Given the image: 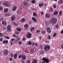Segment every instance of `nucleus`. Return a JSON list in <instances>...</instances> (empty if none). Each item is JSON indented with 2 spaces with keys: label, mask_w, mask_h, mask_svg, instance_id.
I'll return each mask as SVG.
<instances>
[{
  "label": "nucleus",
  "mask_w": 63,
  "mask_h": 63,
  "mask_svg": "<svg viewBox=\"0 0 63 63\" xmlns=\"http://www.w3.org/2000/svg\"><path fill=\"white\" fill-rule=\"evenodd\" d=\"M5 16H10V14H5L4 15Z\"/></svg>",
  "instance_id": "4be33fe9"
},
{
  "label": "nucleus",
  "mask_w": 63,
  "mask_h": 63,
  "mask_svg": "<svg viewBox=\"0 0 63 63\" xmlns=\"http://www.w3.org/2000/svg\"><path fill=\"white\" fill-rule=\"evenodd\" d=\"M36 15H37V14H36V13H33V15L34 16H36Z\"/></svg>",
  "instance_id": "c9c22d12"
},
{
  "label": "nucleus",
  "mask_w": 63,
  "mask_h": 63,
  "mask_svg": "<svg viewBox=\"0 0 63 63\" xmlns=\"http://www.w3.org/2000/svg\"><path fill=\"white\" fill-rule=\"evenodd\" d=\"M3 5L4 6H6L7 7H10V5L7 2H5L3 4Z\"/></svg>",
  "instance_id": "423d86ee"
},
{
  "label": "nucleus",
  "mask_w": 63,
  "mask_h": 63,
  "mask_svg": "<svg viewBox=\"0 0 63 63\" xmlns=\"http://www.w3.org/2000/svg\"><path fill=\"white\" fill-rule=\"evenodd\" d=\"M3 54L6 55L8 54V50H4L3 52Z\"/></svg>",
  "instance_id": "39448f33"
},
{
  "label": "nucleus",
  "mask_w": 63,
  "mask_h": 63,
  "mask_svg": "<svg viewBox=\"0 0 63 63\" xmlns=\"http://www.w3.org/2000/svg\"><path fill=\"white\" fill-rule=\"evenodd\" d=\"M17 30L19 32H20L21 31V29L20 28H16Z\"/></svg>",
  "instance_id": "f3484780"
},
{
  "label": "nucleus",
  "mask_w": 63,
  "mask_h": 63,
  "mask_svg": "<svg viewBox=\"0 0 63 63\" xmlns=\"http://www.w3.org/2000/svg\"><path fill=\"white\" fill-rule=\"evenodd\" d=\"M56 33H54L53 35V37H56Z\"/></svg>",
  "instance_id": "c756f323"
},
{
  "label": "nucleus",
  "mask_w": 63,
  "mask_h": 63,
  "mask_svg": "<svg viewBox=\"0 0 63 63\" xmlns=\"http://www.w3.org/2000/svg\"><path fill=\"white\" fill-rule=\"evenodd\" d=\"M61 34H63V31H61Z\"/></svg>",
  "instance_id": "69168bd1"
},
{
  "label": "nucleus",
  "mask_w": 63,
  "mask_h": 63,
  "mask_svg": "<svg viewBox=\"0 0 63 63\" xmlns=\"http://www.w3.org/2000/svg\"><path fill=\"white\" fill-rule=\"evenodd\" d=\"M53 7H54V9H55V8H56V5L55 4L54 5Z\"/></svg>",
  "instance_id": "ea45409f"
},
{
  "label": "nucleus",
  "mask_w": 63,
  "mask_h": 63,
  "mask_svg": "<svg viewBox=\"0 0 63 63\" xmlns=\"http://www.w3.org/2000/svg\"><path fill=\"white\" fill-rule=\"evenodd\" d=\"M21 14V10H19L18 11V14L19 15H20Z\"/></svg>",
  "instance_id": "473e14b6"
},
{
  "label": "nucleus",
  "mask_w": 63,
  "mask_h": 63,
  "mask_svg": "<svg viewBox=\"0 0 63 63\" xmlns=\"http://www.w3.org/2000/svg\"><path fill=\"white\" fill-rule=\"evenodd\" d=\"M24 27L26 28H28V25L27 24H26L24 26Z\"/></svg>",
  "instance_id": "412c9836"
},
{
  "label": "nucleus",
  "mask_w": 63,
  "mask_h": 63,
  "mask_svg": "<svg viewBox=\"0 0 63 63\" xmlns=\"http://www.w3.org/2000/svg\"><path fill=\"white\" fill-rule=\"evenodd\" d=\"M11 41H14L15 40V39L12 38L11 39Z\"/></svg>",
  "instance_id": "a18cd8bd"
},
{
  "label": "nucleus",
  "mask_w": 63,
  "mask_h": 63,
  "mask_svg": "<svg viewBox=\"0 0 63 63\" xmlns=\"http://www.w3.org/2000/svg\"><path fill=\"white\" fill-rule=\"evenodd\" d=\"M14 25L15 26H17V24H16V23H15V24Z\"/></svg>",
  "instance_id": "774afa93"
},
{
  "label": "nucleus",
  "mask_w": 63,
  "mask_h": 63,
  "mask_svg": "<svg viewBox=\"0 0 63 63\" xmlns=\"http://www.w3.org/2000/svg\"><path fill=\"white\" fill-rule=\"evenodd\" d=\"M47 38L48 39H50V35H48L47 36Z\"/></svg>",
  "instance_id": "e433bc0d"
},
{
  "label": "nucleus",
  "mask_w": 63,
  "mask_h": 63,
  "mask_svg": "<svg viewBox=\"0 0 63 63\" xmlns=\"http://www.w3.org/2000/svg\"><path fill=\"white\" fill-rule=\"evenodd\" d=\"M54 15H56L58 14V12L57 11H56L54 12Z\"/></svg>",
  "instance_id": "cd10ccee"
},
{
  "label": "nucleus",
  "mask_w": 63,
  "mask_h": 63,
  "mask_svg": "<svg viewBox=\"0 0 63 63\" xmlns=\"http://www.w3.org/2000/svg\"><path fill=\"white\" fill-rule=\"evenodd\" d=\"M36 32H37V33H39V32H41V31H40V30H36Z\"/></svg>",
  "instance_id": "4c0bfd02"
},
{
  "label": "nucleus",
  "mask_w": 63,
  "mask_h": 63,
  "mask_svg": "<svg viewBox=\"0 0 63 63\" xmlns=\"http://www.w3.org/2000/svg\"><path fill=\"white\" fill-rule=\"evenodd\" d=\"M15 33H16V34H19V32H15Z\"/></svg>",
  "instance_id": "bf43d9fd"
},
{
  "label": "nucleus",
  "mask_w": 63,
  "mask_h": 63,
  "mask_svg": "<svg viewBox=\"0 0 63 63\" xmlns=\"http://www.w3.org/2000/svg\"><path fill=\"white\" fill-rule=\"evenodd\" d=\"M8 9L7 8H6L4 10V12L5 13H7L8 12Z\"/></svg>",
  "instance_id": "dca6fc26"
},
{
  "label": "nucleus",
  "mask_w": 63,
  "mask_h": 63,
  "mask_svg": "<svg viewBox=\"0 0 63 63\" xmlns=\"http://www.w3.org/2000/svg\"><path fill=\"white\" fill-rule=\"evenodd\" d=\"M27 1H25L24 2V4L25 6H26L28 3H27Z\"/></svg>",
  "instance_id": "b1692460"
},
{
  "label": "nucleus",
  "mask_w": 63,
  "mask_h": 63,
  "mask_svg": "<svg viewBox=\"0 0 63 63\" xmlns=\"http://www.w3.org/2000/svg\"><path fill=\"white\" fill-rule=\"evenodd\" d=\"M2 43H3L4 44H8V41L7 40H5L3 41H2Z\"/></svg>",
  "instance_id": "1a4fd4ad"
},
{
  "label": "nucleus",
  "mask_w": 63,
  "mask_h": 63,
  "mask_svg": "<svg viewBox=\"0 0 63 63\" xmlns=\"http://www.w3.org/2000/svg\"><path fill=\"white\" fill-rule=\"evenodd\" d=\"M25 52H26V53H28V52H29V51L27 50H26L25 51Z\"/></svg>",
  "instance_id": "58836bf2"
},
{
  "label": "nucleus",
  "mask_w": 63,
  "mask_h": 63,
  "mask_svg": "<svg viewBox=\"0 0 63 63\" xmlns=\"http://www.w3.org/2000/svg\"><path fill=\"white\" fill-rule=\"evenodd\" d=\"M3 9V8L2 7H1V6H0V10H2Z\"/></svg>",
  "instance_id": "37998d69"
},
{
  "label": "nucleus",
  "mask_w": 63,
  "mask_h": 63,
  "mask_svg": "<svg viewBox=\"0 0 63 63\" xmlns=\"http://www.w3.org/2000/svg\"><path fill=\"white\" fill-rule=\"evenodd\" d=\"M61 2L60 1V0H59V2H58V4H61Z\"/></svg>",
  "instance_id": "5fc2aeb1"
},
{
  "label": "nucleus",
  "mask_w": 63,
  "mask_h": 63,
  "mask_svg": "<svg viewBox=\"0 0 63 63\" xmlns=\"http://www.w3.org/2000/svg\"><path fill=\"white\" fill-rule=\"evenodd\" d=\"M62 11H60V13H59V15H60V16H61V14H62Z\"/></svg>",
  "instance_id": "c85d7f7f"
},
{
  "label": "nucleus",
  "mask_w": 63,
  "mask_h": 63,
  "mask_svg": "<svg viewBox=\"0 0 63 63\" xmlns=\"http://www.w3.org/2000/svg\"><path fill=\"white\" fill-rule=\"evenodd\" d=\"M17 54L16 53L14 55V59H16L17 58Z\"/></svg>",
  "instance_id": "6ab92c4d"
},
{
  "label": "nucleus",
  "mask_w": 63,
  "mask_h": 63,
  "mask_svg": "<svg viewBox=\"0 0 63 63\" xmlns=\"http://www.w3.org/2000/svg\"><path fill=\"white\" fill-rule=\"evenodd\" d=\"M22 60H25L26 59V56L25 55H22Z\"/></svg>",
  "instance_id": "9d476101"
},
{
  "label": "nucleus",
  "mask_w": 63,
  "mask_h": 63,
  "mask_svg": "<svg viewBox=\"0 0 63 63\" xmlns=\"http://www.w3.org/2000/svg\"><path fill=\"white\" fill-rule=\"evenodd\" d=\"M13 24H14V25H15V24L16 23H15V22H12Z\"/></svg>",
  "instance_id": "0e129e2a"
},
{
  "label": "nucleus",
  "mask_w": 63,
  "mask_h": 63,
  "mask_svg": "<svg viewBox=\"0 0 63 63\" xmlns=\"http://www.w3.org/2000/svg\"><path fill=\"white\" fill-rule=\"evenodd\" d=\"M43 5H44V3L43 2H42L41 4H39V6L40 7H42Z\"/></svg>",
  "instance_id": "a211bd4d"
},
{
  "label": "nucleus",
  "mask_w": 63,
  "mask_h": 63,
  "mask_svg": "<svg viewBox=\"0 0 63 63\" xmlns=\"http://www.w3.org/2000/svg\"><path fill=\"white\" fill-rule=\"evenodd\" d=\"M4 20V18H1V19H0V22L1 21V20Z\"/></svg>",
  "instance_id": "8fccbe9b"
},
{
  "label": "nucleus",
  "mask_w": 63,
  "mask_h": 63,
  "mask_svg": "<svg viewBox=\"0 0 63 63\" xmlns=\"http://www.w3.org/2000/svg\"><path fill=\"white\" fill-rule=\"evenodd\" d=\"M49 10L51 12H52L53 11V9L51 7L50 8Z\"/></svg>",
  "instance_id": "5701e85b"
},
{
  "label": "nucleus",
  "mask_w": 63,
  "mask_h": 63,
  "mask_svg": "<svg viewBox=\"0 0 63 63\" xmlns=\"http://www.w3.org/2000/svg\"><path fill=\"white\" fill-rule=\"evenodd\" d=\"M10 55L11 57H13V54H11Z\"/></svg>",
  "instance_id": "e2e57ef3"
},
{
  "label": "nucleus",
  "mask_w": 63,
  "mask_h": 63,
  "mask_svg": "<svg viewBox=\"0 0 63 63\" xmlns=\"http://www.w3.org/2000/svg\"><path fill=\"white\" fill-rule=\"evenodd\" d=\"M28 44L29 45L31 46L32 45V43L31 41H29L28 42Z\"/></svg>",
  "instance_id": "bb28decb"
},
{
  "label": "nucleus",
  "mask_w": 63,
  "mask_h": 63,
  "mask_svg": "<svg viewBox=\"0 0 63 63\" xmlns=\"http://www.w3.org/2000/svg\"><path fill=\"white\" fill-rule=\"evenodd\" d=\"M18 57L19 58H21V57H22V55H19Z\"/></svg>",
  "instance_id": "7c9ffc66"
},
{
  "label": "nucleus",
  "mask_w": 63,
  "mask_h": 63,
  "mask_svg": "<svg viewBox=\"0 0 63 63\" xmlns=\"http://www.w3.org/2000/svg\"><path fill=\"white\" fill-rule=\"evenodd\" d=\"M36 1H35V0H33L32 1V3H36Z\"/></svg>",
  "instance_id": "f704fd0d"
},
{
  "label": "nucleus",
  "mask_w": 63,
  "mask_h": 63,
  "mask_svg": "<svg viewBox=\"0 0 63 63\" xmlns=\"http://www.w3.org/2000/svg\"><path fill=\"white\" fill-rule=\"evenodd\" d=\"M41 14L42 15H43L44 14V13H43V12H41Z\"/></svg>",
  "instance_id": "338daca9"
},
{
  "label": "nucleus",
  "mask_w": 63,
  "mask_h": 63,
  "mask_svg": "<svg viewBox=\"0 0 63 63\" xmlns=\"http://www.w3.org/2000/svg\"><path fill=\"white\" fill-rule=\"evenodd\" d=\"M17 39L16 40V41L17 42H19V40H20V38H19V37H17Z\"/></svg>",
  "instance_id": "a878e982"
},
{
  "label": "nucleus",
  "mask_w": 63,
  "mask_h": 63,
  "mask_svg": "<svg viewBox=\"0 0 63 63\" xmlns=\"http://www.w3.org/2000/svg\"><path fill=\"white\" fill-rule=\"evenodd\" d=\"M37 62L38 61H37V59H34L33 60V62L34 63H37Z\"/></svg>",
  "instance_id": "4468645a"
},
{
  "label": "nucleus",
  "mask_w": 63,
  "mask_h": 63,
  "mask_svg": "<svg viewBox=\"0 0 63 63\" xmlns=\"http://www.w3.org/2000/svg\"><path fill=\"white\" fill-rule=\"evenodd\" d=\"M3 36H4V35H3L2 33H0V36H1V35Z\"/></svg>",
  "instance_id": "de8ad7c7"
},
{
  "label": "nucleus",
  "mask_w": 63,
  "mask_h": 63,
  "mask_svg": "<svg viewBox=\"0 0 63 63\" xmlns=\"http://www.w3.org/2000/svg\"><path fill=\"white\" fill-rule=\"evenodd\" d=\"M26 40V39H25V37H24V38H23L22 39V40L23 41H25Z\"/></svg>",
  "instance_id": "49530a36"
},
{
  "label": "nucleus",
  "mask_w": 63,
  "mask_h": 63,
  "mask_svg": "<svg viewBox=\"0 0 63 63\" xmlns=\"http://www.w3.org/2000/svg\"><path fill=\"white\" fill-rule=\"evenodd\" d=\"M17 8V7L16 6H14L12 7V10L13 11H15V10H16Z\"/></svg>",
  "instance_id": "6e6552de"
},
{
  "label": "nucleus",
  "mask_w": 63,
  "mask_h": 63,
  "mask_svg": "<svg viewBox=\"0 0 63 63\" xmlns=\"http://www.w3.org/2000/svg\"><path fill=\"white\" fill-rule=\"evenodd\" d=\"M47 30H50V28H47Z\"/></svg>",
  "instance_id": "a19ab883"
},
{
  "label": "nucleus",
  "mask_w": 63,
  "mask_h": 63,
  "mask_svg": "<svg viewBox=\"0 0 63 63\" xmlns=\"http://www.w3.org/2000/svg\"><path fill=\"white\" fill-rule=\"evenodd\" d=\"M34 29H35V27H32L30 31H31H31H32V30L33 31V30H34Z\"/></svg>",
  "instance_id": "393cba45"
},
{
  "label": "nucleus",
  "mask_w": 63,
  "mask_h": 63,
  "mask_svg": "<svg viewBox=\"0 0 63 63\" xmlns=\"http://www.w3.org/2000/svg\"><path fill=\"white\" fill-rule=\"evenodd\" d=\"M15 17L14 16H12L11 18V20L12 21L14 20L15 19Z\"/></svg>",
  "instance_id": "2eb2a0df"
},
{
  "label": "nucleus",
  "mask_w": 63,
  "mask_h": 63,
  "mask_svg": "<svg viewBox=\"0 0 63 63\" xmlns=\"http://www.w3.org/2000/svg\"><path fill=\"white\" fill-rule=\"evenodd\" d=\"M57 21V18L54 17H52L50 21V23L53 25H55Z\"/></svg>",
  "instance_id": "f257e3e1"
},
{
  "label": "nucleus",
  "mask_w": 63,
  "mask_h": 63,
  "mask_svg": "<svg viewBox=\"0 0 63 63\" xmlns=\"http://www.w3.org/2000/svg\"><path fill=\"white\" fill-rule=\"evenodd\" d=\"M31 36H32V34H31V33H28L27 35V37L28 38L30 39V38H31Z\"/></svg>",
  "instance_id": "20e7f679"
},
{
  "label": "nucleus",
  "mask_w": 63,
  "mask_h": 63,
  "mask_svg": "<svg viewBox=\"0 0 63 63\" xmlns=\"http://www.w3.org/2000/svg\"><path fill=\"white\" fill-rule=\"evenodd\" d=\"M19 45H21L22 44V42H19L18 43Z\"/></svg>",
  "instance_id": "c03bdc74"
},
{
  "label": "nucleus",
  "mask_w": 63,
  "mask_h": 63,
  "mask_svg": "<svg viewBox=\"0 0 63 63\" xmlns=\"http://www.w3.org/2000/svg\"><path fill=\"white\" fill-rule=\"evenodd\" d=\"M35 46L36 47H38V44H37L36 43L35 44Z\"/></svg>",
  "instance_id": "4d7b16f0"
},
{
  "label": "nucleus",
  "mask_w": 63,
  "mask_h": 63,
  "mask_svg": "<svg viewBox=\"0 0 63 63\" xmlns=\"http://www.w3.org/2000/svg\"><path fill=\"white\" fill-rule=\"evenodd\" d=\"M61 3H63V0H60Z\"/></svg>",
  "instance_id": "603ef678"
},
{
  "label": "nucleus",
  "mask_w": 63,
  "mask_h": 63,
  "mask_svg": "<svg viewBox=\"0 0 63 63\" xmlns=\"http://www.w3.org/2000/svg\"><path fill=\"white\" fill-rule=\"evenodd\" d=\"M33 51L34 52H35V51H36V48H34L33 49Z\"/></svg>",
  "instance_id": "3c124183"
},
{
  "label": "nucleus",
  "mask_w": 63,
  "mask_h": 63,
  "mask_svg": "<svg viewBox=\"0 0 63 63\" xmlns=\"http://www.w3.org/2000/svg\"><path fill=\"white\" fill-rule=\"evenodd\" d=\"M43 60L44 61V62L43 61L42 62V63H45V62H46V63H49V60L48 59H46L45 58H42Z\"/></svg>",
  "instance_id": "7ed1b4c3"
},
{
  "label": "nucleus",
  "mask_w": 63,
  "mask_h": 63,
  "mask_svg": "<svg viewBox=\"0 0 63 63\" xmlns=\"http://www.w3.org/2000/svg\"><path fill=\"white\" fill-rule=\"evenodd\" d=\"M27 63H29L30 62V61L29 60H28L27 61Z\"/></svg>",
  "instance_id": "13d9d810"
},
{
  "label": "nucleus",
  "mask_w": 63,
  "mask_h": 63,
  "mask_svg": "<svg viewBox=\"0 0 63 63\" xmlns=\"http://www.w3.org/2000/svg\"><path fill=\"white\" fill-rule=\"evenodd\" d=\"M47 33H51V30H48L47 31Z\"/></svg>",
  "instance_id": "72a5a7b5"
},
{
  "label": "nucleus",
  "mask_w": 63,
  "mask_h": 63,
  "mask_svg": "<svg viewBox=\"0 0 63 63\" xmlns=\"http://www.w3.org/2000/svg\"><path fill=\"white\" fill-rule=\"evenodd\" d=\"M7 32H9L11 31V27L10 26H8L7 27Z\"/></svg>",
  "instance_id": "0eeeda50"
},
{
  "label": "nucleus",
  "mask_w": 63,
  "mask_h": 63,
  "mask_svg": "<svg viewBox=\"0 0 63 63\" xmlns=\"http://www.w3.org/2000/svg\"><path fill=\"white\" fill-rule=\"evenodd\" d=\"M6 38V39H10V37L9 36H6L5 37Z\"/></svg>",
  "instance_id": "79ce46f5"
},
{
  "label": "nucleus",
  "mask_w": 63,
  "mask_h": 63,
  "mask_svg": "<svg viewBox=\"0 0 63 63\" xmlns=\"http://www.w3.org/2000/svg\"><path fill=\"white\" fill-rule=\"evenodd\" d=\"M3 38H1L0 39V41H1V42H2V41H3Z\"/></svg>",
  "instance_id": "09e8293b"
},
{
  "label": "nucleus",
  "mask_w": 63,
  "mask_h": 63,
  "mask_svg": "<svg viewBox=\"0 0 63 63\" xmlns=\"http://www.w3.org/2000/svg\"><path fill=\"white\" fill-rule=\"evenodd\" d=\"M32 20L33 21H34V22H37V20H36V18L35 17H33L32 18Z\"/></svg>",
  "instance_id": "9b49d317"
},
{
  "label": "nucleus",
  "mask_w": 63,
  "mask_h": 63,
  "mask_svg": "<svg viewBox=\"0 0 63 63\" xmlns=\"http://www.w3.org/2000/svg\"><path fill=\"white\" fill-rule=\"evenodd\" d=\"M10 61H12V60H13V59L12 58H10Z\"/></svg>",
  "instance_id": "680f3d73"
},
{
  "label": "nucleus",
  "mask_w": 63,
  "mask_h": 63,
  "mask_svg": "<svg viewBox=\"0 0 63 63\" xmlns=\"http://www.w3.org/2000/svg\"><path fill=\"white\" fill-rule=\"evenodd\" d=\"M46 33V32L45 31H42V34H45Z\"/></svg>",
  "instance_id": "2f4dec72"
},
{
  "label": "nucleus",
  "mask_w": 63,
  "mask_h": 63,
  "mask_svg": "<svg viewBox=\"0 0 63 63\" xmlns=\"http://www.w3.org/2000/svg\"><path fill=\"white\" fill-rule=\"evenodd\" d=\"M21 22H24L25 21V18H23L22 20H21Z\"/></svg>",
  "instance_id": "aec40b11"
},
{
  "label": "nucleus",
  "mask_w": 63,
  "mask_h": 63,
  "mask_svg": "<svg viewBox=\"0 0 63 63\" xmlns=\"http://www.w3.org/2000/svg\"><path fill=\"white\" fill-rule=\"evenodd\" d=\"M24 1H25L26 2H28L29 0H24Z\"/></svg>",
  "instance_id": "6e6d98bb"
},
{
  "label": "nucleus",
  "mask_w": 63,
  "mask_h": 63,
  "mask_svg": "<svg viewBox=\"0 0 63 63\" xmlns=\"http://www.w3.org/2000/svg\"><path fill=\"white\" fill-rule=\"evenodd\" d=\"M2 23L3 25H6L7 24V22L5 21H3L2 22Z\"/></svg>",
  "instance_id": "f8f14e48"
},
{
  "label": "nucleus",
  "mask_w": 63,
  "mask_h": 63,
  "mask_svg": "<svg viewBox=\"0 0 63 63\" xmlns=\"http://www.w3.org/2000/svg\"><path fill=\"white\" fill-rule=\"evenodd\" d=\"M56 28H58V25H56Z\"/></svg>",
  "instance_id": "864d4df0"
},
{
  "label": "nucleus",
  "mask_w": 63,
  "mask_h": 63,
  "mask_svg": "<svg viewBox=\"0 0 63 63\" xmlns=\"http://www.w3.org/2000/svg\"><path fill=\"white\" fill-rule=\"evenodd\" d=\"M44 49L45 51L46 52H47L50 49V46H45Z\"/></svg>",
  "instance_id": "f03ea898"
},
{
  "label": "nucleus",
  "mask_w": 63,
  "mask_h": 63,
  "mask_svg": "<svg viewBox=\"0 0 63 63\" xmlns=\"http://www.w3.org/2000/svg\"><path fill=\"white\" fill-rule=\"evenodd\" d=\"M46 17L47 18H49L50 16V15L49 14H46Z\"/></svg>",
  "instance_id": "ddd939ff"
},
{
  "label": "nucleus",
  "mask_w": 63,
  "mask_h": 63,
  "mask_svg": "<svg viewBox=\"0 0 63 63\" xmlns=\"http://www.w3.org/2000/svg\"><path fill=\"white\" fill-rule=\"evenodd\" d=\"M13 37H16V35H15V34H14V35H13Z\"/></svg>",
  "instance_id": "052dcab7"
}]
</instances>
